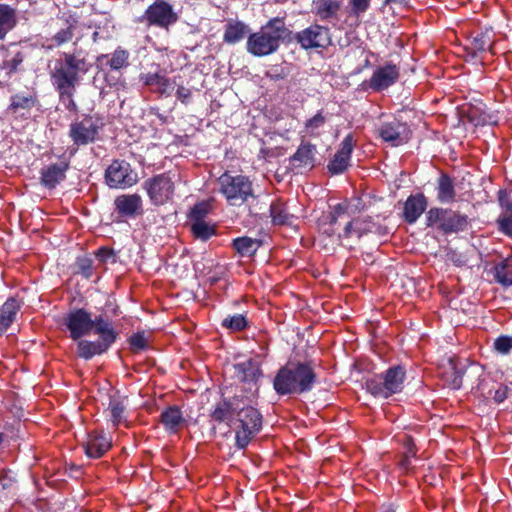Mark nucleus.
Segmentation results:
<instances>
[{
    "label": "nucleus",
    "mask_w": 512,
    "mask_h": 512,
    "mask_svg": "<svg viewBox=\"0 0 512 512\" xmlns=\"http://www.w3.org/2000/svg\"><path fill=\"white\" fill-rule=\"evenodd\" d=\"M90 68L91 64L81 52H64L50 71L51 83L58 92L60 101L69 111L76 110L73 97Z\"/></svg>",
    "instance_id": "f257e3e1"
},
{
    "label": "nucleus",
    "mask_w": 512,
    "mask_h": 512,
    "mask_svg": "<svg viewBox=\"0 0 512 512\" xmlns=\"http://www.w3.org/2000/svg\"><path fill=\"white\" fill-rule=\"evenodd\" d=\"M316 374L310 363H288L276 374L273 386L277 394H302L310 391Z\"/></svg>",
    "instance_id": "f03ea898"
},
{
    "label": "nucleus",
    "mask_w": 512,
    "mask_h": 512,
    "mask_svg": "<svg viewBox=\"0 0 512 512\" xmlns=\"http://www.w3.org/2000/svg\"><path fill=\"white\" fill-rule=\"evenodd\" d=\"M286 35L287 28L284 20L278 17L273 18L259 31L248 36L247 51L257 57L273 54L278 50Z\"/></svg>",
    "instance_id": "7ed1b4c3"
},
{
    "label": "nucleus",
    "mask_w": 512,
    "mask_h": 512,
    "mask_svg": "<svg viewBox=\"0 0 512 512\" xmlns=\"http://www.w3.org/2000/svg\"><path fill=\"white\" fill-rule=\"evenodd\" d=\"M219 191L231 206H240L249 198H254L253 185L244 175L222 174L219 179Z\"/></svg>",
    "instance_id": "20e7f679"
},
{
    "label": "nucleus",
    "mask_w": 512,
    "mask_h": 512,
    "mask_svg": "<svg viewBox=\"0 0 512 512\" xmlns=\"http://www.w3.org/2000/svg\"><path fill=\"white\" fill-rule=\"evenodd\" d=\"M405 371L400 366L389 368L385 374L376 375L366 383L367 390L377 397L388 398L402 390Z\"/></svg>",
    "instance_id": "39448f33"
},
{
    "label": "nucleus",
    "mask_w": 512,
    "mask_h": 512,
    "mask_svg": "<svg viewBox=\"0 0 512 512\" xmlns=\"http://www.w3.org/2000/svg\"><path fill=\"white\" fill-rule=\"evenodd\" d=\"M426 225L437 227L445 234L457 233L467 228L468 217L449 209L435 207L426 213Z\"/></svg>",
    "instance_id": "423d86ee"
},
{
    "label": "nucleus",
    "mask_w": 512,
    "mask_h": 512,
    "mask_svg": "<svg viewBox=\"0 0 512 512\" xmlns=\"http://www.w3.org/2000/svg\"><path fill=\"white\" fill-rule=\"evenodd\" d=\"M237 417L240 428L236 430V446L244 449L261 430L262 415L252 406H239Z\"/></svg>",
    "instance_id": "0eeeda50"
},
{
    "label": "nucleus",
    "mask_w": 512,
    "mask_h": 512,
    "mask_svg": "<svg viewBox=\"0 0 512 512\" xmlns=\"http://www.w3.org/2000/svg\"><path fill=\"white\" fill-rule=\"evenodd\" d=\"M138 173L125 160H114L105 171V182L112 189H127L138 182Z\"/></svg>",
    "instance_id": "6e6552de"
},
{
    "label": "nucleus",
    "mask_w": 512,
    "mask_h": 512,
    "mask_svg": "<svg viewBox=\"0 0 512 512\" xmlns=\"http://www.w3.org/2000/svg\"><path fill=\"white\" fill-rule=\"evenodd\" d=\"M143 187L154 205H163L170 201L175 190L172 178L166 173L147 179Z\"/></svg>",
    "instance_id": "1a4fd4ad"
},
{
    "label": "nucleus",
    "mask_w": 512,
    "mask_h": 512,
    "mask_svg": "<svg viewBox=\"0 0 512 512\" xmlns=\"http://www.w3.org/2000/svg\"><path fill=\"white\" fill-rule=\"evenodd\" d=\"M178 17L173 7L165 1H156L151 4L138 18V22H146L148 26H156L167 29L176 23Z\"/></svg>",
    "instance_id": "9d476101"
},
{
    "label": "nucleus",
    "mask_w": 512,
    "mask_h": 512,
    "mask_svg": "<svg viewBox=\"0 0 512 512\" xmlns=\"http://www.w3.org/2000/svg\"><path fill=\"white\" fill-rule=\"evenodd\" d=\"M100 128L97 120L85 117L70 125L69 136L75 145H87L96 140Z\"/></svg>",
    "instance_id": "9b49d317"
},
{
    "label": "nucleus",
    "mask_w": 512,
    "mask_h": 512,
    "mask_svg": "<svg viewBox=\"0 0 512 512\" xmlns=\"http://www.w3.org/2000/svg\"><path fill=\"white\" fill-rule=\"evenodd\" d=\"M296 41L304 49L324 48L330 44L329 29L314 24L298 32L295 36Z\"/></svg>",
    "instance_id": "f8f14e48"
},
{
    "label": "nucleus",
    "mask_w": 512,
    "mask_h": 512,
    "mask_svg": "<svg viewBox=\"0 0 512 512\" xmlns=\"http://www.w3.org/2000/svg\"><path fill=\"white\" fill-rule=\"evenodd\" d=\"M379 137L392 146H399L406 143L410 138V130L405 123L398 120L384 122L377 129Z\"/></svg>",
    "instance_id": "ddd939ff"
},
{
    "label": "nucleus",
    "mask_w": 512,
    "mask_h": 512,
    "mask_svg": "<svg viewBox=\"0 0 512 512\" xmlns=\"http://www.w3.org/2000/svg\"><path fill=\"white\" fill-rule=\"evenodd\" d=\"M65 324L73 340L88 335L93 329L91 315L84 309L70 312L66 317Z\"/></svg>",
    "instance_id": "4468645a"
},
{
    "label": "nucleus",
    "mask_w": 512,
    "mask_h": 512,
    "mask_svg": "<svg viewBox=\"0 0 512 512\" xmlns=\"http://www.w3.org/2000/svg\"><path fill=\"white\" fill-rule=\"evenodd\" d=\"M355 143L356 141L352 134H348L344 137L339 150L335 153L327 166L331 174H341L348 168Z\"/></svg>",
    "instance_id": "2eb2a0df"
},
{
    "label": "nucleus",
    "mask_w": 512,
    "mask_h": 512,
    "mask_svg": "<svg viewBox=\"0 0 512 512\" xmlns=\"http://www.w3.org/2000/svg\"><path fill=\"white\" fill-rule=\"evenodd\" d=\"M399 77V68L394 64H386L374 70L369 85L375 91L384 90L393 85Z\"/></svg>",
    "instance_id": "dca6fc26"
},
{
    "label": "nucleus",
    "mask_w": 512,
    "mask_h": 512,
    "mask_svg": "<svg viewBox=\"0 0 512 512\" xmlns=\"http://www.w3.org/2000/svg\"><path fill=\"white\" fill-rule=\"evenodd\" d=\"M114 206L119 215L134 218L141 213L142 199L138 194H123L115 198Z\"/></svg>",
    "instance_id": "f3484780"
},
{
    "label": "nucleus",
    "mask_w": 512,
    "mask_h": 512,
    "mask_svg": "<svg viewBox=\"0 0 512 512\" xmlns=\"http://www.w3.org/2000/svg\"><path fill=\"white\" fill-rule=\"evenodd\" d=\"M111 446V441L106 435L93 432L88 435L87 441L83 444L85 453L90 458L101 457Z\"/></svg>",
    "instance_id": "a211bd4d"
},
{
    "label": "nucleus",
    "mask_w": 512,
    "mask_h": 512,
    "mask_svg": "<svg viewBox=\"0 0 512 512\" xmlns=\"http://www.w3.org/2000/svg\"><path fill=\"white\" fill-rule=\"evenodd\" d=\"M316 147L310 143L301 144L290 157V164L298 169H312L315 165Z\"/></svg>",
    "instance_id": "6ab92c4d"
},
{
    "label": "nucleus",
    "mask_w": 512,
    "mask_h": 512,
    "mask_svg": "<svg viewBox=\"0 0 512 512\" xmlns=\"http://www.w3.org/2000/svg\"><path fill=\"white\" fill-rule=\"evenodd\" d=\"M68 168L69 163L65 161L43 168L41 171V183L49 189L55 188L65 179Z\"/></svg>",
    "instance_id": "aec40b11"
},
{
    "label": "nucleus",
    "mask_w": 512,
    "mask_h": 512,
    "mask_svg": "<svg viewBox=\"0 0 512 512\" xmlns=\"http://www.w3.org/2000/svg\"><path fill=\"white\" fill-rule=\"evenodd\" d=\"M427 207V200L423 194L411 195L404 204V219L412 224L423 214Z\"/></svg>",
    "instance_id": "412c9836"
},
{
    "label": "nucleus",
    "mask_w": 512,
    "mask_h": 512,
    "mask_svg": "<svg viewBox=\"0 0 512 512\" xmlns=\"http://www.w3.org/2000/svg\"><path fill=\"white\" fill-rule=\"evenodd\" d=\"M372 228L373 223L369 218H356L345 225L343 234H339L338 238H360L362 235L370 232Z\"/></svg>",
    "instance_id": "4be33fe9"
},
{
    "label": "nucleus",
    "mask_w": 512,
    "mask_h": 512,
    "mask_svg": "<svg viewBox=\"0 0 512 512\" xmlns=\"http://www.w3.org/2000/svg\"><path fill=\"white\" fill-rule=\"evenodd\" d=\"M93 329L100 336V341L111 347L117 339V332L112 327L111 322L103 316L92 319Z\"/></svg>",
    "instance_id": "5701e85b"
},
{
    "label": "nucleus",
    "mask_w": 512,
    "mask_h": 512,
    "mask_svg": "<svg viewBox=\"0 0 512 512\" xmlns=\"http://www.w3.org/2000/svg\"><path fill=\"white\" fill-rule=\"evenodd\" d=\"M37 98L32 94H16L11 97L8 110L12 114L26 115L36 105Z\"/></svg>",
    "instance_id": "b1692460"
},
{
    "label": "nucleus",
    "mask_w": 512,
    "mask_h": 512,
    "mask_svg": "<svg viewBox=\"0 0 512 512\" xmlns=\"http://www.w3.org/2000/svg\"><path fill=\"white\" fill-rule=\"evenodd\" d=\"M249 33V27L242 21L230 20L225 26L223 41L227 44H235L243 40Z\"/></svg>",
    "instance_id": "393cba45"
},
{
    "label": "nucleus",
    "mask_w": 512,
    "mask_h": 512,
    "mask_svg": "<svg viewBox=\"0 0 512 512\" xmlns=\"http://www.w3.org/2000/svg\"><path fill=\"white\" fill-rule=\"evenodd\" d=\"M20 309V302L15 298H9L0 307V336L9 328L15 320L16 314Z\"/></svg>",
    "instance_id": "a878e982"
},
{
    "label": "nucleus",
    "mask_w": 512,
    "mask_h": 512,
    "mask_svg": "<svg viewBox=\"0 0 512 512\" xmlns=\"http://www.w3.org/2000/svg\"><path fill=\"white\" fill-rule=\"evenodd\" d=\"M161 422L166 430L175 433L183 426L185 419L179 407L171 406L162 412Z\"/></svg>",
    "instance_id": "bb28decb"
},
{
    "label": "nucleus",
    "mask_w": 512,
    "mask_h": 512,
    "mask_svg": "<svg viewBox=\"0 0 512 512\" xmlns=\"http://www.w3.org/2000/svg\"><path fill=\"white\" fill-rule=\"evenodd\" d=\"M341 6L339 0H313V13L321 20H328L336 16Z\"/></svg>",
    "instance_id": "cd10ccee"
},
{
    "label": "nucleus",
    "mask_w": 512,
    "mask_h": 512,
    "mask_svg": "<svg viewBox=\"0 0 512 512\" xmlns=\"http://www.w3.org/2000/svg\"><path fill=\"white\" fill-rule=\"evenodd\" d=\"M110 347L100 340H80L77 344V354L83 359H91L96 355L105 353Z\"/></svg>",
    "instance_id": "c85d7f7f"
},
{
    "label": "nucleus",
    "mask_w": 512,
    "mask_h": 512,
    "mask_svg": "<svg viewBox=\"0 0 512 512\" xmlns=\"http://www.w3.org/2000/svg\"><path fill=\"white\" fill-rule=\"evenodd\" d=\"M344 214V207L341 204H338L334 211L329 215L323 217V219L319 223V229L323 234H326L328 237H336L337 240L338 235L340 233H336L337 229L335 228L338 219Z\"/></svg>",
    "instance_id": "c756f323"
},
{
    "label": "nucleus",
    "mask_w": 512,
    "mask_h": 512,
    "mask_svg": "<svg viewBox=\"0 0 512 512\" xmlns=\"http://www.w3.org/2000/svg\"><path fill=\"white\" fill-rule=\"evenodd\" d=\"M239 409L237 401L228 402L226 400L219 402L211 413L212 420L216 422L230 423L233 419L234 413Z\"/></svg>",
    "instance_id": "7c9ffc66"
},
{
    "label": "nucleus",
    "mask_w": 512,
    "mask_h": 512,
    "mask_svg": "<svg viewBox=\"0 0 512 512\" xmlns=\"http://www.w3.org/2000/svg\"><path fill=\"white\" fill-rule=\"evenodd\" d=\"M238 377L246 382L256 381L260 375L261 370L257 361L248 359L235 365Z\"/></svg>",
    "instance_id": "2f4dec72"
},
{
    "label": "nucleus",
    "mask_w": 512,
    "mask_h": 512,
    "mask_svg": "<svg viewBox=\"0 0 512 512\" xmlns=\"http://www.w3.org/2000/svg\"><path fill=\"white\" fill-rule=\"evenodd\" d=\"M17 23L16 10L7 4H0V40L11 31Z\"/></svg>",
    "instance_id": "473e14b6"
},
{
    "label": "nucleus",
    "mask_w": 512,
    "mask_h": 512,
    "mask_svg": "<svg viewBox=\"0 0 512 512\" xmlns=\"http://www.w3.org/2000/svg\"><path fill=\"white\" fill-rule=\"evenodd\" d=\"M455 189L451 178L442 174L438 179L437 199L441 203H451L455 200Z\"/></svg>",
    "instance_id": "72a5a7b5"
},
{
    "label": "nucleus",
    "mask_w": 512,
    "mask_h": 512,
    "mask_svg": "<svg viewBox=\"0 0 512 512\" xmlns=\"http://www.w3.org/2000/svg\"><path fill=\"white\" fill-rule=\"evenodd\" d=\"M261 241L250 237H239L234 239L233 246L235 250L241 255L250 257L256 253L261 246Z\"/></svg>",
    "instance_id": "f704fd0d"
},
{
    "label": "nucleus",
    "mask_w": 512,
    "mask_h": 512,
    "mask_svg": "<svg viewBox=\"0 0 512 512\" xmlns=\"http://www.w3.org/2000/svg\"><path fill=\"white\" fill-rule=\"evenodd\" d=\"M272 221L277 225H293L296 217L287 211V207L279 202L270 206Z\"/></svg>",
    "instance_id": "c9c22d12"
},
{
    "label": "nucleus",
    "mask_w": 512,
    "mask_h": 512,
    "mask_svg": "<svg viewBox=\"0 0 512 512\" xmlns=\"http://www.w3.org/2000/svg\"><path fill=\"white\" fill-rule=\"evenodd\" d=\"M128 52L121 48L116 49L111 56L101 55L98 60L113 70H119L128 64Z\"/></svg>",
    "instance_id": "e433bc0d"
},
{
    "label": "nucleus",
    "mask_w": 512,
    "mask_h": 512,
    "mask_svg": "<svg viewBox=\"0 0 512 512\" xmlns=\"http://www.w3.org/2000/svg\"><path fill=\"white\" fill-rule=\"evenodd\" d=\"M75 26L71 23H66L65 27L57 31L51 38L47 39V48L53 49L60 47L63 44L72 40L74 36Z\"/></svg>",
    "instance_id": "4c0bfd02"
},
{
    "label": "nucleus",
    "mask_w": 512,
    "mask_h": 512,
    "mask_svg": "<svg viewBox=\"0 0 512 512\" xmlns=\"http://www.w3.org/2000/svg\"><path fill=\"white\" fill-rule=\"evenodd\" d=\"M494 276L498 283L503 286L512 285V262L503 261L494 268Z\"/></svg>",
    "instance_id": "58836bf2"
},
{
    "label": "nucleus",
    "mask_w": 512,
    "mask_h": 512,
    "mask_svg": "<svg viewBox=\"0 0 512 512\" xmlns=\"http://www.w3.org/2000/svg\"><path fill=\"white\" fill-rule=\"evenodd\" d=\"M191 231L193 235L201 240H208L212 235L215 234L214 226L209 225L204 220L195 221L191 225Z\"/></svg>",
    "instance_id": "ea45409f"
},
{
    "label": "nucleus",
    "mask_w": 512,
    "mask_h": 512,
    "mask_svg": "<svg viewBox=\"0 0 512 512\" xmlns=\"http://www.w3.org/2000/svg\"><path fill=\"white\" fill-rule=\"evenodd\" d=\"M108 409L111 414V421L113 425L117 426L122 421L125 412V405L123 401L111 399Z\"/></svg>",
    "instance_id": "a19ab883"
},
{
    "label": "nucleus",
    "mask_w": 512,
    "mask_h": 512,
    "mask_svg": "<svg viewBox=\"0 0 512 512\" xmlns=\"http://www.w3.org/2000/svg\"><path fill=\"white\" fill-rule=\"evenodd\" d=\"M222 326L232 331H241L247 326V320L242 314H235L226 317L222 321Z\"/></svg>",
    "instance_id": "79ce46f5"
},
{
    "label": "nucleus",
    "mask_w": 512,
    "mask_h": 512,
    "mask_svg": "<svg viewBox=\"0 0 512 512\" xmlns=\"http://www.w3.org/2000/svg\"><path fill=\"white\" fill-rule=\"evenodd\" d=\"M326 122V117L323 114V111H318L313 117L309 118L305 122V130L306 133L310 135H314L317 133L318 129H320Z\"/></svg>",
    "instance_id": "37998d69"
},
{
    "label": "nucleus",
    "mask_w": 512,
    "mask_h": 512,
    "mask_svg": "<svg viewBox=\"0 0 512 512\" xmlns=\"http://www.w3.org/2000/svg\"><path fill=\"white\" fill-rule=\"evenodd\" d=\"M494 349L500 354H508L512 349V337L500 336L494 341Z\"/></svg>",
    "instance_id": "c03bdc74"
},
{
    "label": "nucleus",
    "mask_w": 512,
    "mask_h": 512,
    "mask_svg": "<svg viewBox=\"0 0 512 512\" xmlns=\"http://www.w3.org/2000/svg\"><path fill=\"white\" fill-rule=\"evenodd\" d=\"M371 0H349L351 13L355 16L364 14L370 7Z\"/></svg>",
    "instance_id": "a18cd8bd"
},
{
    "label": "nucleus",
    "mask_w": 512,
    "mask_h": 512,
    "mask_svg": "<svg viewBox=\"0 0 512 512\" xmlns=\"http://www.w3.org/2000/svg\"><path fill=\"white\" fill-rule=\"evenodd\" d=\"M144 84L150 87H154L156 85H166L167 78L161 76L158 73H147L141 76Z\"/></svg>",
    "instance_id": "49530a36"
},
{
    "label": "nucleus",
    "mask_w": 512,
    "mask_h": 512,
    "mask_svg": "<svg viewBox=\"0 0 512 512\" xmlns=\"http://www.w3.org/2000/svg\"><path fill=\"white\" fill-rule=\"evenodd\" d=\"M404 447L406 449L405 451V457L404 459L402 460L401 462V466L405 469L408 468L409 466V458L410 457H414L415 454H416V449H415V445L413 443V440L411 437H405L404 439Z\"/></svg>",
    "instance_id": "de8ad7c7"
},
{
    "label": "nucleus",
    "mask_w": 512,
    "mask_h": 512,
    "mask_svg": "<svg viewBox=\"0 0 512 512\" xmlns=\"http://www.w3.org/2000/svg\"><path fill=\"white\" fill-rule=\"evenodd\" d=\"M491 40L486 34H481L473 39V48L477 51H486L491 47Z\"/></svg>",
    "instance_id": "09e8293b"
},
{
    "label": "nucleus",
    "mask_w": 512,
    "mask_h": 512,
    "mask_svg": "<svg viewBox=\"0 0 512 512\" xmlns=\"http://www.w3.org/2000/svg\"><path fill=\"white\" fill-rule=\"evenodd\" d=\"M129 343L133 349L139 351L147 347L148 340L143 333H136L130 337Z\"/></svg>",
    "instance_id": "8fccbe9b"
},
{
    "label": "nucleus",
    "mask_w": 512,
    "mask_h": 512,
    "mask_svg": "<svg viewBox=\"0 0 512 512\" xmlns=\"http://www.w3.org/2000/svg\"><path fill=\"white\" fill-rule=\"evenodd\" d=\"M208 213V204L205 202H201L196 204L191 210V217L195 219V221L203 220V218Z\"/></svg>",
    "instance_id": "3c124183"
},
{
    "label": "nucleus",
    "mask_w": 512,
    "mask_h": 512,
    "mask_svg": "<svg viewBox=\"0 0 512 512\" xmlns=\"http://www.w3.org/2000/svg\"><path fill=\"white\" fill-rule=\"evenodd\" d=\"M22 60L23 59L20 53H17L11 60L4 61L1 68L7 70L10 74L16 71L18 65L22 62Z\"/></svg>",
    "instance_id": "603ef678"
},
{
    "label": "nucleus",
    "mask_w": 512,
    "mask_h": 512,
    "mask_svg": "<svg viewBox=\"0 0 512 512\" xmlns=\"http://www.w3.org/2000/svg\"><path fill=\"white\" fill-rule=\"evenodd\" d=\"M78 267L84 277L89 278L92 275V263L90 259L82 258L78 260Z\"/></svg>",
    "instance_id": "864d4df0"
},
{
    "label": "nucleus",
    "mask_w": 512,
    "mask_h": 512,
    "mask_svg": "<svg viewBox=\"0 0 512 512\" xmlns=\"http://www.w3.org/2000/svg\"><path fill=\"white\" fill-rule=\"evenodd\" d=\"M191 89L186 88L184 86H179L176 91V97L179 101H181L183 104H188L191 99Z\"/></svg>",
    "instance_id": "5fc2aeb1"
},
{
    "label": "nucleus",
    "mask_w": 512,
    "mask_h": 512,
    "mask_svg": "<svg viewBox=\"0 0 512 512\" xmlns=\"http://www.w3.org/2000/svg\"><path fill=\"white\" fill-rule=\"evenodd\" d=\"M499 223L503 232L512 237V217L503 218Z\"/></svg>",
    "instance_id": "6e6d98bb"
},
{
    "label": "nucleus",
    "mask_w": 512,
    "mask_h": 512,
    "mask_svg": "<svg viewBox=\"0 0 512 512\" xmlns=\"http://www.w3.org/2000/svg\"><path fill=\"white\" fill-rule=\"evenodd\" d=\"M449 385L452 389H459L462 386V375L459 371H454L453 379Z\"/></svg>",
    "instance_id": "4d7b16f0"
},
{
    "label": "nucleus",
    "mask_w": 512,
    "mask_h": 512,
    "mask_svg": "<svg viewBox=\"0 0 512 512\" xmlns=\"http://www.w3.org/2000/svg\"><path fill=\"white\" fill-rule=\"evenodd\" d=\"M506 192L505 191H499V202L502 207H505L508 211L512 212V201L508 202L506 200Z\"/></svg>",
    "instance_id": "13d9d810"
},
{
    "label": "nucleus",
    "mask_w": 512,
    "mask_h": 512,
    "mask_svg": "<svg viewBox=\"0 0 512 512\" xmlns=\"http://www.w3.org/2000/svg\"><path fill=\"white\" fill-rule=\"evenodd\" d=\"M97 257H99L101 261H107L112 257V252L109 249L102 247L98 250Z\"/></svg>",
    "instance_id": "bf43d9fd"
},
{
    "label": "nucleus",
    "mask_w": 512,
    "mask_h": 512,
    "mask_svg": "<svg viewBox=\"0 0 512 512\" xmlns=\"http://www.w3.org/2000/svg\"><path fill=\"white\" fill-rule=\"evenodd\" d=\"M493 398H494V400L497 403L503 402L507 398L506 389H498V390H496L495 393H494Z\"/></svg>",
    "instance_id": "052dcab7"
},
{
    "label": "nucleus",
    "mask_w": 512,
    "mask_h": 512,
    "mask_svg": "<svg viewBox=\"0 0 512 512\" xmlns=\"http://www.w3.org/2000/svg\"><path fill=\"white\" fill-rule=\"evenodd\" d=\"M168 86H169V81L167 80V84L166 85H156L155 87H157V90L160 93H165V92H167Z\"/></svg>",
    "instance_id": "680f3d73"
},
{
    "label": "nucleus",
    "mask_w": 512,
    "mask_h": 512,
    "mask_svg": "<svg viewBox=\"0 0 512 512\" xmlns=\"http://www.w3.org/2000/svg\"><path fill=\"white\" fill-rule=\"evenodd\" d=\"M404 0H385V4H402Z\"/></svg>",
    "instance_id": "e2e57ef3"
}]
</instances>
